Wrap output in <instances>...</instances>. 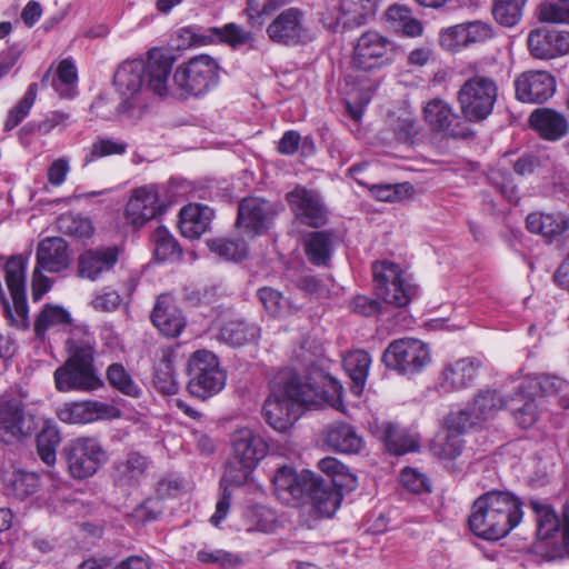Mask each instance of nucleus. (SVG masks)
<instances>
[{
	"mask_svg": "<svg viewBox=\"0 0 569 569\" xmlns=\"http://www.w3.org/2000/svg\"><path fill=\"white\" fill-rule=\"evenodd\" d=\"M173 62L170 52L153 48L148 52L147 61L134 59L121 63L113 76V84L122 98L118 114L130 121L141 119L147 107L143 88L164 96Z\"/></svg>",
	"mask_w": 569,
	"mask_h": 569,
	"instance_id": "nucleus-1",
	"label": "nucleus"
},
{
	"mask_svg": "<svg viewBox=\"0 0 569 569\" xmlns=\"http://www.w3.org/2000/svg\"><path fill=\"white\" fill-rule=\"evenodd\" d=\"M319 387L305 381L293 370L280 371L270 382L262 415L266 422L279 432L287 431L301 415L302 407L316 402Z\"/></svg>",
	"mask_w": 569,
	"mask_h": 569,
	"instance_id": "nucleus-2",
	"label": "nucleus"
},
{
	"mask_svg": "<svg viewBox=\"0 0 569 569\" xmlns=\"http://www.w3.org/2000/svg\"><path fill=\"white\" fill-rule=\"evenodd\" d=\"M522 501L510 491L490 490L472 503L468 517L470 531L485 540L506 537L522 520Z\"/></svg>",
	"mask_w": 569,
	"mask_h": 569,
	"instance_id": "nucleus-3",
	"label": "nucleus"
},
{
	"mask_svg": "<svg viewBox=\"0 0 569 569\" xmlns=\"http://www.w3.org/2000/svg\"><path fill=\"white\" fill-rule=\"evenodd\" d=\"M69 358L53 373L56 388L61 392L92 391L103 386L93 361L94 349L89 341H68Z\"/></svg>",
	"mask_w": 569,
	"mask_h": 569,
	"instance_id": "nucleus-4",
	"label": "nucleus"
},
{
	"mask_svg": "<svg viewBox=\"0 0 569 569\" xmlns=\"http://www.w3.org/2000/svg\"><path fill=\"white\" fill-rule=\"evenodd\" d=\"M269 450L266 440L253 430L244 428L232 436V457L224 478L232 485H242Z\"/></svg>",
	"mask_w": 569,
	"mask_h": 569,
	"instance_id": "nucleus-5",
	"label": "nucleus"
},
{
	"mask_svg": "<svg viewBox=\"0 0 569 569\" xmlns=\"http://www.w3.org/2000/svg\"><path fill=\"white\" fill-rule=\"evenodd\" d=\"M498 98V84L491 77L473 74L457 92V101L463 119L479 123L493 111Z\"/></svg>",
	"mask_w": 569,
	"mask_h": 569,
	"instance_id": "nucleus-6",
	"label": "nucleus"
},
{
	"mask_svg": "<svg viewBox=\"0 0 569 569\" xmlns=\"http://www.w3.org/2000/svg\"><path fill=\"white\" fill-rule=\"evenodd\" d=\"M187 373L188 391L199 399H208L219 393L226 386V371L221 368L218 357L207 349L190 355Z\"/></svg>",
	"mask_w": 569,
	"mask_h": 569,
	"instance_id": "nucleus-7",
	"label": "nucleus"
},
{
	"mask_svg": "<svg viewBox=\"0 0 569 569\" xmlns=\"http://www.w3.org/2000/svg\"><path fill=\"white\" fill-rule=\"evenodd\" d=\"M69 475L77 480L94 476L108 461V453L97 437H78L62 450Z\"/></svg>",
	"mask_w": 569,
	"mask_h": 569,
	"instance_id": "nucleus-8",
	"label": "nucleus"
},
{
	"mask_svg": "<svg viewBox=\"0 0 569 569\" xmlns=\"http://www.w3.org/2000/svg\"><path fill=\"white\" fill-rule=\"evenodd\" d=\"M219 70L216 59L199 54L177 67L173 82L183 94L199 97L218 84Z\"/></svg>",
	"mask_w": 569,
	"mask_h": 569,
	"instance_id": "nucleus-9",
	"label": "nucleus"
},
{
	"mask_svg": "<svg viewBox=\"0 0 569 569\" xmlns=\"http://www.w3.org/2000/svg\"><path fill=\"white\" fill-rule=\"evenodd\" d=\"M372 271L376 293L385 302L405 307L417 295V286L397 263L377 261L372 264Z\"/></svg>",
	"mask_w": 569,
	"mask_h": 569,
	"instance_id": "nucleus-10",
	"label": "nucleus"
},
{
	"mask_svg": "<svg viewBox=\"0 0 569 569\" xmlns=\"http://www.w3.org/2000/svg\"><path fill=\"white\" fill-rule=\"evenodd\" d=\"M381 361L401 375L420 372L430 362V352L422 341L402 338L391 341L382 353Z\"/></svg>",
	"mask_w": 569,
	"mask_h": 569,
	"instance_id": "nucleus-11",
	"label": "nucleus"
},
{
	"mask_svg": "<svg viewBox=\"0 0 569 569\" xmlns=\"http://www.w3.org/2000/svg\"><path fill=\"white\" fill-rule=\"evenodd\" d=\"M278 209L271 201L260 197H247L238 204L236 227L249 237L261 236L273 226Z\"/></svg>",
	"mask_w": 569,
	"mask_h": 569,
	"instance_id": "nucleus-12",
	"label": "nucleus"
},
{
	"mask_svg": "<svg viewBox=\"0 0 569 569\" xmlns=\"http://www.w3.org/2000/svg\"><path fill=\"white\" fill-rule=\"evenodd\" d=\"M269 39L278 44L296 47L312 41L305 13L298 8L282 10L267 27Z\"/></svg>",
	"mask_w": 569,
	"mask_h": 569,
	"instance_id": "nucleus-13",
	"label": "nucleus"
},
{
	"mask_svg": "<svg viewBox=\"0 0 569 569\" xmlns=\"http://www.w3.org/2000/svg\"><path fill=\"white\" fill-rule=\"evenodd\" d=\"M392 43L377 31H368L360 36L353 49L356 68L370 71L390 64L392 61Z\"/></svg>",
	"mask_w": 569,
	"mask_h": 569,
	"instance_id": "nucleus-14",
	"label": "nucleus"
},
{
	"mask_svg": "<svg viewBox=\"0 0 569 569\" xmlns=\"http://www.w3.org/2000/svg\"><path fill=\"white\" fill-rule=\"evenodd\" d=\"M121 250L118 246H98L83 250L77 260V276L89 281H98L113 271Z\"/></svg>",
	"mask_w": 569,
	"mask_h": 569,
	"instance_id": "nucleus-15",
	"label": "nucleus"
},
{
	"mask_svg": "<svg viewBox=\"0 0 569 569\" xmlns=\"http://www.w3.org/2000/svg\"><path fill=\"white\" fill-rule=\"evenodd\" d=\"M287 200L297 220L311 228H321L328 221V211L319 193L297 186L287 194Z\"/></svg>",
	"mask_w": 569,
	"mask_h": 569,
	"instance_id": "nucleus-16",
	"label": "nucleus"
},
{
	"mask_svg": "<svg viewBox=\"0 0 569 569\" xmlns=\"http://www.w3.org/2000/svg\"><path fill=\"white\" fill-rule=\"evenodd\" d=\"M164 210L159 198L158 187L144 186L134 190L126 208L127 221L134 228H141L148 221L156 219Z\"/></svg>",
	"mask_w": 569,
	"mask_h": 569,
	"instance_id": "nucleus-17",
	"label": "nucleus"
},
{
	"mask_svg": "<svg viewBox=\"0 0 569 569\" xmlns=\"http://www.w3.org/2000/svg\"><path fill=\"white\" fill-rule=\"evenodd\" d=\"M120 412L112 405L97 400L66 402L57 410L60 421L69 425H86L101 419H113Z\"/></svg>",
	"mask_w": 569,
	"mask_h": 569,
	"instance_id": "nucleus-18",
	"label": "nucleus"
},
{
	"mask_svg": "<svg viewBox=\"0 0 569 569\" xmlns=\"http://www.w3.org/2000/svg\"><path fill=\"white\" fill-rule=\"evenodd\" d=\"M353 483L342 480H319L312 476V488L307 490L305 497H309L313 508L321 517H332L340 507L343 490H353Z\"/></svg>",
	"mask_w": 569,
	"mask_h": 569,
	"instance_id": "nucleus-19",
	"label": "nucleus"
},
{
	"mask_svg": "<svg viewBox=\"0 0 569 569\" xmlns=\"http://www.w3.org/2000/svg\"><path fill=\"white\" fill-rule=\"evenodd\" d=\"M181 37L189 39L190 44H208L214 41L226 42L236 48L248 43L251 33L236 23H227L222 28H202L198 26L186 27Z\"/></svg>",
	"mask_w": 569,
	"mask_h": 569,
	"instance_id": "nucleus-20",
	"label": "nucleus"
},
{
	"mask_svg": "<svg viewBox=\"0 0 569 569\" xmlns=\"http://www.w3.org/2000/svg\"><path fill=\"white\" fill-rule=\"evenodd\" d=\"M556 86L555 77L548 71H527L515 81L516 97L522 102L543 103L555 94Z\"/></svg>",
	"mask_w": 569,
	"mask_h": 569,
	"instance_id": "nucleus-21",
	"label": "nucleus"
},
{
	"mask_svg": "<svg viewBox=\"0 0 569 569\" xmlns=\"http://www.w3.org/2000/svg\"><path fill=\"white\" fill-rule=\"evenodd\" d=\"M312 476L310 471L297 473L293 468L282 466L273 477V488L277 498L284 505L296 506L306 496L307 490L312 488Z\"/></svg>",
	"mask_w": 569,
	"mask_h": 569,
	"instance_id": "nucleus-22",
	"label": "nucleus"
},
{
	"mask_svg": "<svg viewBox=\"0 0 569 569\" xmlns=\"http://www.w3.org/2000/svg\"><path fill=\"white\" fill-rule=\"evenodd\" d=\"M425 120L433 132H443L456 139H470L475 132L466 126L452 124L458 118L451 106L441 99L430 100L423 109Z\"/></svg>",
	"mask_w": 569,
	"mask_h": 569,
	"instance_id": "nucleus-23",
	"label": "nucleus"
},
{
	"mask_svg": "<svg viewBox=\"0 0 569 569\" xmlns=\"http://www.w3.org/2000/svg\"><path fill=\"white\" fill-rule=\"evenodd\" d=\"M480 362L475 358H462L446 365L440 373L437 388L450 393L468 388L476 379Z\"/></svg>",
	"mask_w": 569,
	"mask_h": 569,
	"instance_id": "nucleus-24",
	"label": "nucleus"
},
{
	"mask_svg": "<svg viewBox=\"0 0 569 569\" xmlns=\"http://www.w3.org/2000/svg\"><path fill=\"white\" fill-rule=\"evenodd\" d=\"M530 53L538 59H552L569 53V32L536 29L528 36Z\"/></svg>",
	"mask_w": 569,
	"mask_h": 569,
	"instance_id": "nucleus-25",
	"label": "nucleus"
},
{
	"mask_svg": "<svg viewBox=\"0 0 569 569\" xmlns=\"http://www.w3.org/2000/svg\"><path fill=\"white\" fill-rule=\"evenodd\" d=\"M529 123L541 139L552 142L562 139L569 130L567 118L550 108L533 110L529 116Z\"/></svg>",
	"mask_w": 569,
	"mask_h": 569,
	"instance_id": "nucleus-26",
	"label": "nucleus"
},
{
	"mask_svg": "<svg viewBox=\"0 0 569 569\" xmlns=\"http://www.w3.org/2000/svg\"><path fill=\"white\" fill-rule=\"evenodd\" d=\"M153 325L167 337H177L183 329L186 321L180 309L169 295L158 297L151 313Z\"/></svg>",
	"mask_w": 569,
	"mask_h": 569,
	"instance_id": "nucleus-27",
	"label": "nucleus"
},
{
	"mask_svg": "<svg viewBox=\"0 0 569 569\" xmlns=\"http://www.w3.org/2000/svg\"><path fill=\"white\" fill-rule=\"evenodd\" d=\"M36 256L37 267L46 272H60L69 266L68 243L59 237L41 240Z\"/></svg>",
	"mask_w": 569,
	"mask_h": 569,
	"instance_id": "nucleus-28",
	"label": "nucleus"
},
{
	"mask_svg": "<svg viewBox=\"0 0 569 569\" xmlns=\"http://www.w3.org/2000/svg\"><path fill=\"white\" fill-rule=\"evenodd\" d=\"M214 212L211 208L200 203H189L179 213V229L181 234L189 239H197L210 227Z\"/></svg>",
	"mask_w": 569,
	"mask_h": 569,
	"instance_id": "nucleus-29",
	"label": "nucleus"
},
{
	"mask_svg": "<svg viewBox=\"0 0 569 569\" xmlns=\"http://www.w3.org/2000/svg\"><path fill=\"white\" fill-rule=\"evenodd\" d=\"M325 441L332 450L348 455L358 453L363 446L362 437L347 422L329 425L325 432Z\"/></svg>",
	"mask_w": 569,
	"mask_h": 569,
	"instance_id": "nucleus-30",
	"label": "nucleus"
},
{
	"mask_svg": "<svg viewBox=\"0 0 569 569\" xmlns=\"http://www.w3.org/2000/svg\"><path fill=\"white\" fill-rule=\"evenodd\" d=\"M149 459L139 452H129L123 460L113 465V480L120 487H134L144 476Z\"/></svg>",
	"mask_w": 569,
	"mask_h": 569,
	"instance_id": "nucleus-31",
	"label": "nucleus"
},
{
	"mask_svg": "<svg viewBox=\"0 0 569 569\" xmlns=\"http://www.w3.org/2000/svg\"><path fill=\"white\" fill-rule=\"evenodd\" d=\"M259 338L260 328L256 323L239 319L224 322L218 336L220 341L234 348L256 343Z\"/></svg>",
	"mask_w": 569,
	"mask_h": 569,
	"instance_id": "nucleus-32",
	"label": "nucleus"
},
{
	"mask_svg": "<svg viewBox=\"0 0 569 569\" xmlns=\"http://www.w3.org/2000/svg\"><path fill=\"white\" fill-rule=\"evenodd\" d=\"M527 229L545 238H553L569 230V216L563 212H532L527 217Z\"/></svg>",
	"mask_w": 569,
	"mask_h": 569,
	"instance_id": "nucleus-33",
	"label": "nucleus"
},
{
	"mask_svg": "<svg viewBox=\"0 0 569 569\" xmlns=\"http://www.w3.org/2000/svg\"><path fill=\"white\" fill-rule=\"evenodd\" d=\"M6 495L23 500L36 493L40 487V478L36 472L23 470L7 471L2 475Z\"/></svg>",
	"mask_w": 569,
	"mask_h": 569,
	"instance_id": "nucleus-34",
	"label": "nucleus"
},
{
	"mask_svg": "<svg viewBox=\"0 0 569 569\" xmlns=\"http://www.w3.org/2000/svg\"><path fill=\"white\" fill-rule=\"evenodd\" d=\"M536 396H530L525 386L518 388L515 397L507 401L506 408L511 410L516 421L522 428L531 427L538 418V403Z\"/></svg>",
	"mask_w": 569,
	"mask_h": 569,
	"instance_id": "nucleus-35",
	"label": "nucleus"
},
{
	"mask_svg": "<svg viewBox=\"0 0 569 569\" xmlns=\"http://www.w3.org/2000/svg\"><path fill=\"white\" fill-rule=\"evenodd\" d=\"M536 516L537 538L541 541H548L555 537L559 530H562V520L559 519L555 509L539 500H531L529 503Z\"/></svg>",
	"mask_w": 569,
	"mask_h": 569,
	"instance_id": "nucleus-36",
	"label": "nucleus"
},
{
	"mask_svg": "<svg viewBox=\"0 0 569 569\" xmlns=\"http://www.w3.org/2000/svg\"><path fill=\"white\" fill-rule=\"evenodd\" d=\"M342 363L346 372L352 380V391L356 395H360L368 378L371 365L370 355L362 349L353 350L345 356Z\"/></svg>",
	"mask_w": 569,
	"mask_h": 569,
	"instance_id": "nucleus-37",
	"label": "nucleus"
},
{
	"mask_svg": "<svg viewBox=\"0 0 569 569\" xmlns=\"http://www.w3.org/2000/svg\"><path fill=\"white\" fill-rule=\"evenodd\" d=\"M382 439L386 448L393 455L400 456L407 452L417 451L419 442L405 428L393 422H386L381 427Z\"/></svg>",
	"mask_w": 569,
	"mask_h": 569,
	"instance_id": "nucleus-38",
	"label": "nucleus"
},
{
	"mask_svg": "<svg viewBox=\"0 0 569 569\" xmlns=\"http://www.w3.org/2000/svg\"><path fill=\"white\" fill-rule=\"evenodd\" d=\"M72 321L70 312L61 306L47 303L39 312L33 325L37 339H44L48 330L64 328Z\"/></svg>",
	"mask_w": 569,
	"mask_h": 569,
	"instance_id": "nucleus-39",
	"label": "nucleus"
},
{
	"mask_svg": "<svg viewBox=\"0 0 569 569\" xmlns=\"http://www.w3.org/2000/svg\"><path fill=\"white\" fill-rule=\"evenodd\" d=\"M505 400L496 390H479L473 400L469 403V409L480 423L493 418L500 410L506 408Z\"/></svg>",
	"mask_w": 569,
	"mask_h": 569,
	"instance_id": "nucleus-40",
	"label": "nucleus"
},
{
	"mask_svg": "<svg viewBox=\"0 0 569 569\" xmlns=\"http://www.w3.org/2000/svg\"><path fill=\"white\" fill-rule=\"evenodd\" d=\"M386 20L393 32H401L407 37H418L423 30L421 22L411 16V10L406 6H390L386 11Z\"/></svg>",
	"mask_w": 569,
	"mask_h": 569,
	"instance_id": "nucleus-41",
	"label": "nucleus"
},
{
	"mask_svg": "<svg viewBox=\"0 0 569 569\" xmlns=\"http://www.w3.org/2000/svg\"><path fill=\"white\" fill-rule=\"evenodd\" d=\"M61 442V435L53 420H44L37 436V452L40 459L48 466H52L57 459V448Z\"/></svg>",
	"mask_w": 569,
	"mask_h": 569,
	"instance_id": "nucleus-42",
	"label": "nucleus"
},
{
	"mask_svg": "<svg viewBox=\"0 0 569 569\" xmlns=\"http://www.w3.org/2000/svg\"><path fill=\"white\" fill-rule=\"evenodd\" d=\"M332 239L327 231H312L305 238V251L315 266H327L331 258Z\"/></svg>",
	"mask_w": 569,
	"mask_h": 569,
	"instance_id": "nucleus-43",
	"label": "nucleus"
},
{
	"mask_svg": "<svg viewBox=\"0 0 569 569\" xmlns=\"http://www.w3.org/2000/svg\"><path fill=\"white\" fill-rule=\"evenodd\" d=\"M153 243L154 258L158 261H177L182 254V250L177 239L162 226H159L151 234Z\"/></svg>",
	"mask_w": 569,
	"mask_h": 569,
	"instance_id": "nucleus-44",
	"label": "nucleus"
},
{
	"mask_svg": "<svg viewBox=\"0 0 569 569\" xmlns=\"http://www.w3.org/2000/svg\"><path fill=\"white\" fill-rule=\"evenodd\" d=\"M525 390L530 396L536 397H550L558 396L569 390V383L557 377L549 375H540L526 380L523 383Z\"/></svg>",
	"mask_w": 569,
	"mask_h": 569,
	"instance_id": "nucleus-45",
	"label": "nucleus"
},
{
	"mask_svg": "<svg viewBox=\"0 0 569 569\" xmlns=\"http://www.w3.org/2000/svg\"><path fill=\"white\" fill-rule=\"evenodd\" d=\"M28 260L23 256L10 257L3 269L7 288L10 296L26 293V272Z\"/></svg>",
	"mask_w": 569,
	"mask_h": 569,
	"instance_id": "nucleus-46",
	"label": "nucleus"
},
{
	"mask_svg": "<svg viewBox=\"0 0 569 569\" xmlns=\"http://www.w3.org/2000/svg\"><path fill=\"white\" fill-rule=\"evenodd\" d=\"M78 82V71L70 58L60 61L51 86L61 98H72Z\"/></svg>",
	"mask_w": 569,
	"mask_h": 569,
	"instance_id": "nucleus-47",
	"label": "nucleus"
},
{
	"mask_svg": "<svg viewBox=\"0 0 569 569\" xmlns=\"http://www.w3.org/2000/svg\"><path fill=\"white\" fill-rule=\"evenodd\" d=\"M106 375L109 385L119 392L132 398H139L141 396V388L134 382L121 363L110 365Z\"/></svg>",
	"mask_w": 569,
	"mask_h": 569,
	"instance_id": "nucleus-48",
	"label": "nucleus"
},
{
	"mask_svg": "<svg viewBox=\"0 0 569 569\" xmlns=\"http://www.w3.org/2000/svg\"><path fill=\"white\" fill-rule=\"evenodd\" d=\"M154 388L163 395H174L179 390V385L173 371L171 355L164 353L154 368L153 376Z\"/></svg>",
	"mask_w": 569,
	"mask_h": 569,
	"instance_id": "nucleus-49",
	"label": "nucleus"
},
{
	"mask_svg": "<svg viewBox=\"0 0 569 569\" xmlns=\"http://www.w3.org/2000/svg\"><path fill=\"white\" fill-rule=\"evenodd\" d=\"M526 2L527 0H493V18L503 27H513L521 20Z\"/></svg>",
	"mask_w": 569,
	"mask_h": 569,
	"instance_id": "nucleus-50",
	"label": "nucleus"
},
{
	"mask_svg": "<svg viewBox=\"0 0 569 569\" xmlns=\"http://www.w3.org/2000/svg\"><path fill=\"white\" fill-rule=\"evenodd\" d=\"M209 249L226 261H241L248 252L247 243L243 240L218 238L208 241Z\"/></svg>",
	"mask_w": 569,
	"mask_h": 569,
	"instance_id": "nucleus-51",
	"label": "nucleus"
},
{
	"mask_svg": "<svg viewBox=\"0 0 569 569\" xmlns=\"http://www.w3.org/2000/svg\"><path fill=\"white\" fill-rule=\"evenodd\" d=\"M37 97V83H31L24 96L13 106L8 113L3 130L11 131L20 124L29 114Z\"/></svg>",
	"mask_w": 569,
	"mask_h": 569,
	"instance_id": "nucleus-52",
	"label": "nucleus"
},
{
	"mask_svg": "<svg viewBox=\"0 0 569 569\" xmlns=\"http://www.w3.org/2000/svg\"><path fill=\"white\" fill-rule=\"evenodd\" d=\"M57 223L62 233L79 239L89 238L94 231L92 222L81 216L62 214Z\"/></svg>",
	"mask_w": 569,
	"mask_h": 569,
	"instance_id": "nucleus-53",
	"label": "nucleus"
},
{
	"mask_svg": "<svg viewBox=\"0 0 569 569\" xmlns=\"http://www.w3.org/2000/svg\"><path fill=\"white\" fill-rule=\"evenodd\" d=\"M368 189L372 197L380 201L395 202L410 198L413 193V187L409 182L371 184Z\"/></svg>",
	"mask_w": 569,
	"mask_h": 569,
	"instance_id": "nucleus-54",
	"label": "nucleus"
},
{
	"mask_svg": "<svg viewBox=\"0 0 569 569\" xmlns=\"http://www.w3.org/2000/svg\"><path fill=\"white\" fill-rule=\"evenodd\" d=\"M462 435L447 430L443 437H438L432 443V451L442 459H455L461 455L463 449Z\"/></svg>",
	"mask_w": 569,
	"mask_h": 569,
	"instance_id": "nucleus-55",
	"label": "nucleus"
},
{
	"mask_svg": "<svg viewBox=\"0 0 569 569\" xmlns=\"http://www.w3.org/2000/svg\"><path fill=\"white\" fill-rule=\"evenodd\" d=\"M439 44L450 52H458L468 48L465 22L441 29Z\"/></svg>",
	"mask_w": 569,
	"mask_h": 569,
	"instance_id": "nucleus-56",
	"label": "nucleus"
},
{
	"mask_svg": "<svg viewBox=\"0 0 569 569\" xmlns=\"http://www.w3.org/2000/svg\"><path fill=\"white\" fill-rule=\"evenodd\" d=\"M128 144L121 140H114L110 138H98L90 148L89 154H87L86 163L92 162L97 159L113 156L123 154L127 151Z\"/></svg>",
	"mask_w": 569,
	"mask_h": 569,
	"instance_id": "nucleus-57",
	"label": "nucleus"
},
{
	"mask_svg": "<svg viewBox=\"0 0 569 569\" xmlns=\"http://www.w3.org/2000/svg\"><path fill=\"white\" fill-rule=\"evenodd\" d=\"M538 17L542 22L569 24V0L541 3L538 8Z\"/></svg>",
	"mask_w": 569,
	"mask_h": 569,
	"instance_id": "nucleus-58",
	"label": "nucleus"
},
{
	"mask_svg": "<svg viewBox=\"0 0 569 569\" xmlns=\"http://www.w3.org/2000/svg\"><path fill=\"white\" fill-rule=\"evenodd\" d=\"M446 425L450 431L462 435L481 423L476 419L469 407H467L458 412L450 413L446 419Z\"/></svg>",
	"mask_w": 569,
	"mask_h": 569,
	"instance_id": "nucleus-59",
	"label": "nucleus"
},
{
	"mask_svg": "<svg viewBox=\"0 0 569 569\" xmlns=\"http://www.w3.org/2000/svg\"><path fill=\"white\" fill-rule=\"evenodd\" d=\"M318 467L323 473L330 477V480L338 479L348 483H353V488H356V478L337 458L326 457L319 460Z\"/></svg>",
	"mask_w": 569,
	"mask_h": 569,
	"instance_id": "nucleus-60",
	"label": "nucleus"
},
{
	"mask_svg": "<svg viewBox=\"0 0 569 569\" xmlns=\"http://www.w3.org/2000/svg\"><path fill=\"white\" fill-rule=\"evenodd\" d=\"M400 481L405 488L413 493L430 492L429 479L417 469L406 467L400 473Z\"/></svg>",
	"mask_w": 569,
	"mask_h": 569,
	"instance_id": "nucleus-61",
	"label": "nucleus"
},
{
	"mask_svg": "<svg viewBox=\"0 0 569 569\" xmlns=\"http://www.w3.org/2000/svg\"><path fill=\"white\" fill-rule=\"evenodd\" d=\"M468 47L482 43L493 37V29L489 22L472 20L465 22Z\"/></svg>",
	"mask_w": 569,
	"mask_h": 569,
	"instance_id": "nucleus-62",
	"label": "nucleus"
},
{
	"mask_svg": "<svg viewBox=\"0 0 569 569\" xmlns=\"http://www.w3.org/2000/svg\"><path fill=\"white\" fill-rule=\"evenodd\" d=\"M197 559L206 565H218L220 567L232 566L237 557L222 549L202 548L197 552Z\"/></svg>",
	"mask_w": 569,
	"mask_h": 569,
	"instance_id": "nucleus-63",
	"label": "nucleus"
},
{
	"mask_svg": "<svg viewBox=\"0 0 569 569\" xmlns=\"http://www.w3.org/2000/svg\"><path fill=\"white\" fill-rule=\"evenodd\" d=\"M490 179L501 194L509 201L513 202L518 199V188L512 182L510 174L503 170L492 171Z\"/></svg>",
	"mask_w": 569,
	"mask_h": 569,
	"instance_id": "nucleus-64",
	"label": "nucleus"
}]
</instances>
